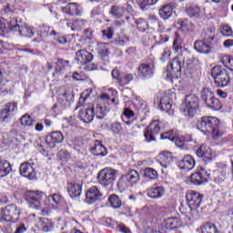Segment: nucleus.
<instances>
[{"label": "nucleus", "instance_id": "aec40b11", "mask_svg": "<svg viewBox=\"0 0 233 233\" xmlns=\"http://www.w3.org/2000/svg\"><path fill=\"white\" fill-rule=\"evenodd\" d=\"M62 201H63V197H61V195L53 194L47 197L46 203H47L48 208H52L53 210H57Z\"/></svg>", "mask_w": 233, "mask_h": 233}, {"label": "nucleus", "instance_id": "79ce46f5", "mask_svg": "<svg viewBox=\"0 0 233 233\" xmlns=\"http://www.w3.org/2000/svg\"><path fill=\"white\" fill-rule=\"evenodd\" d=\"M117 187L119 190L123 192V190H127L130 187V182H128V178H127V175H123L117 182Z\"/></svg>", "mask_w": 233, "mask_h": 233}, {"label": "nucleus", "instance_id": "4d7b16f0", "mask_svg": "<svg viewBox=\"0 0 233 233\" xmlns=\"http://www.w3.org/2000/svg\"><path fill=\"white\" fill-rule=\"evenodd\" d=\"M129 38L127 36H119L116 41L115 45L116 46H125V45H127Z\"/></svg>", "mask_w": 233, "mask_h": 233}, {"label": "nucleus", "instance_id": "4be33fe9", "mask_svg": "<svg viewBox=\"0 0 233 233\" xmlns=\"http://www.w3.org/2000/svg\"><path fill=\"white\" fill-rule=\"evenodd\" d=\"M160 159H162L163 163H160V165H162L164 167L162 168V174H168V170H167V168H168V166L172 163L174 156H172V153L170 152L164 151L160 155Z\"/></svg>", "mask_w": 233, "mask_h": 233}, {"label": "nucleus", "instance_id": "0e129e2a", "mask_svg": "<svg viewBox=\"0 0 233 233\" xmlns=\"http://www.w3.org/2000/svg\"><path fill=\"white\" fill-rule=\"evenodd\" d=\"M196 61V58L191 57V58H187L186 62H184L185 68H192L194 66V62Z\"/></svg>", "mask_w": 233, "mask_h": 233}, {"label": "nucleus", "instance_id": "09e8293b", "mask_svg": "<svg viewBox=\"0 0 233 233\" xmlns=\"http://www.w3.org/2000/svg\"><path fill=\"white\" fill-rule=\"evenodd\" d=\"M97 52L102 57H106L108 56L109 51H108V44H98L97 45Z\"/></svg>", "mask_w": 233, "mask_h": 233}, {"label": "nucleus", "instance_id": "4c0bfd02", "mask_svg": "<svg viewBox=\"0 0 233 233\" xmlns=\"http://www.w3.org/2000/svg\"><path fill=\"white\" fill-rule=\"evenodd\" d=\"M201 97H202V101H204L205 105H207L213 99L214 92H212L210 88L205 87L201 92Z\"/></svg>", "mask_w": 233, "mask_h": 233}, {"label": "nucleus", "instance_id": "7c9ffc66", "mask_svg": "<svg viewBox=\"0 0 233 233\" xmlns=\"http://www.w3.org/2000/svg\"><path fill=\"white\" fill-rule=\"evenodd\" d=\"M226 176H227V165H224L222 170L218 169L214 172V176H213L214 183H217V185L223 183L225 181Z\"/></svg>", "mask_w": 233, "mask_h": 233}, {"label": "nucleus", "instance_id": "9d476101", "mask_svg": "<svg viewBox=\"0 0 233 233\" xmlns=\"http://www.w3.org/2000/svg\"><path fill=\"white\" fill-rule=\"evenodd\" d=\"M160 131L161 124L159 120H153L144 133L147 143H150V141H156V137L157 134H159Z\"/></svg>", "mask_w": 233, "mask_h": 233}, {"label": "nucleus", "instance_id": "72a5a7b5", "mask_svg": "<svg viewBox=\"0 0 233 233\" xmlns=\"http://www.w3.org/2000/svg\"><path fill=\"white\" fill-rule=\"evenodd\" d=\"M93 111V117L96 116L97 119H103L106 116V107L101 105H96L91 108Z\"/></svg>", "mask_w": 233, "mask_h": 233}, {"label": "nucleus", "instance_id": "4468645a", "mask_svg": "<svg viewBox=\"0 0 233 233\" xmlns=\"http://www.w3.org/2000/svg\"><path fill=\"white\" fill-rule=\"evenodd\" d=\"M9 30L18 32V35H25V37H34V30L28 25L20 26L16 20H12L9 24Z\"/></svg>", "mask_w": 233, "mask_h": 233}, {"label": "nucleus", "instance_id": "052dcab7", "mask_svg": "<svg viewBox=\"0 0 233 233\" xmlns=\"http://www.w3.org/2000/svg\"><path fill=\"white\" fill-rule=\"evenodd\" d=\"M134 106H136V108H137L138 110H141V108H145V101H143L140 98H137L134 101Z\"/></svg>", "mask_w": 233, "mask_h": 233}, {"label": "nucleus", "instance_id": "f8f14e48", "mask_svg": "<svg viewBox=\"0 0 233 233\" xmlns=\"http://www.w3.org/2000/svg\"><path fill=\"white\" fill-rule=\"evenodd\" d=\"M185 56L183 54L177 55L167 66V72L169 74H179L181 70L185 68Z\"/></svg>", "mask_w": 233, "mask_h": 233}, {"label": "nucleus", "instance_id": "e433bc0d", "mask_svg": "<svg viewBox=\"0 0 233 233\" xmlns=\"http://www.w3.org/2000/svg\"><path fill=\"white\" fill-rule=\"evenodd\" d=\"M220 63L228 68V72L232 74L233 72V58L230 57L229 56H220Z\"/></svg>", "mask_w": 233, "mask_h": 233}, {"label": "nucleus", "instance_id": "6ab92c4d", "mask_svg": "<svg viewBox=\"0 0 233 233\" xmlns=\"http://www.w3.org/2000/svg\"><path fill=\"white\" fill-rule=\"evenodd\" d=\"M76 56V61L82 66L88 65L94 59V56L86 50H79Z\"/></svg>", "mask_w": 233, "mask_h": 233}, {"label": "nucleus", "instance_id": "69168bd1", "mask_svg": "<svg viewBox=\"0 0 233 233\" xmlns=\"http://www.w3.org/2000/svg\"><path fill=\"white\" fill-rule=\"evenodd\" d=\"M117 228H118V230H120V232H123V233H132V231H130V228H128L123 223L118 224Z\"/></svg>", "mask_w": 233, "mask_h": 233}, {"label": "nucleus", "instance_id": "39448f33", "mask_svg": "<svg viewBox=\"0 0 233 233\" xmlns=\"http://www.w3.org/2000/svg\"><path fill=\"white\" fill-rule=\"evenodd\" d=\"M20 216L21 209L14 204L7 205L5 208L0 209V221L15 223V221H19Z\"/></svg>", "mask_w": 233, "mask_h": 233}, {"label": "nucleus", "instance_id": "2f4dec72", "mask_svg": "<svg viewBox=\"0 0 233 233\" xmlns=\"http://www.w3.org/2000/svg\"><path fill=\"white\" fill-rule=\"evenodd\" d=\"M109 15L114 19H121L125 15V7L121 5H113L109 11Z\"/></svg>", "mask_w": 233, "mask_h": 233}, {"label": "nucleus", "instance_id": "de8ad7c7", "mask_svg": "<svg viewBox=\"0 0 233 233\" xmlns=\"http://www.w3.org/2000/svg\"><path fill=\"white\" fill-rule=\"evenodd\" d=\"M88 25V22L86 20H75L73 21V32H76V30H83L85 26Z\"/></svg>", "mask_w": 233, "mask_h": 233}, {"label": "nucleus", "instance_id": "c756f323", "mask_svg": "<svg viewBox=\"0 0 233 233\" xmlns=\"http://www.w3.org/2000/svg\"><path fill=\"white\" fill-rule=\"evenodd\" d=\"M165 226L167 227L169 230H176V228H179L181 227V219L179 218H168L165 220Z\"/></svg>", "mask_w": 233, "mask_h": 233}, {"label": "nucleus", "instance_id": "774afa93", "mask_svg": "<svg viewBox=\"0 0 233 233\" xmlns=\"http://www.w3.org/2000/svg\"><path fill=\"white\" fill-rule=\"evenodd\" d=\"M24 232H26V227H25V224H21L17 226L15 233H24Z\"/></svg>", "mask_w": 233, "mask_h": 233}, {"label": "nucleus", "instance_id": "cd10ccee", "mask_svg": "<svg viewBox=\"0 0 233 233\" xmlns=\"http://www.w3.org/2000/svg\"><path fill=\"white\" fill-rule=\"evenodd\" d=\"M194 48L198 52L199 54H210L212 52V49L210 48V46L204 41L197 40L194 44Z\"/></svg>", "mask_w": 233, "mask_h": 233}, {"label": "nucleus", "instance_id": "dca6fc26", "mask_svg": "<svg viewBox=\"0 0 233 233\" xmlns=\"http://www.w3.org/2000/svg\"><path fill=\"white\" fill-rule=\"evenodd\" d=\"M17 110V103H7L5 107L3 108L0 112V119L3 123H8L10 120V114L15 112Z\"/></svg>", "mask_w": 233, "mask_h": 233}, {"label": "nucleus", "instance_id": "8fccbe9b", "mask_svg": "<svg viewBox=\"0 0 233 233\" xmlns=\"http://www.w3.org/2000/svg\"><path fill=\"white\" fill-rule=\"evenodd\" d=\"M109 203L113 208H121V199L117 195H111L109 198Z\"/></svg>", "mask_w": 233, "mask_h": 233}, {"label": "nucleus", "instance_id": "a18cd8bd", "mask_svg": "<svg viewBox=\"0 0 233 233\" xmlns=\"http://www.w3.org/2000/svg\"><path fill=\"white\" fill-rule=\"evenodd\" d=\"M144 176L145 177H147L148 179H157L158 174L156 171V169L152 167H146L144 169Z\"/></svg>", "mask_w": 233, "mask_h": 233}, {"label": "nucleus", "instance_id": "13d9d810", "mask_svg": "<svg viewBox=\"0 0 233 233\" xmlns=\"http://www.w3.org/2000/svg\"><path fill=\"white\" fill-rule=\"evenodd\" d=\"M172 54V51H170V48L166 47L164 49V52L162 53V56L160 57V60L165 63V61H167V59H170V55Z\"/></svg>", "mask_w": 233, "mask_h": 233}, {"label": "nucleus", "instance_id": "c03bdc74", "mask_svg": "<svg viewBox=\"0 0 233 233\" xmlns=\"http://www.w3.org/2000/svg\"><path fill=\"white\" fill-rule=\"evenodd\" d=\"M206 106H208V108H211V110H221L223 106L219 102V99L214 96L212 100L209 101V103L206 104Z\"/></svg>", "mask_w": 233, "mask_h": 233}, {"label": "nucleus", "instance_id": "f704fd0d", "mask_svg": "<svg viewBox=\"0 0 233 233\" xmlns=\"http://www.w3.org/2000/svg\"><path fill=\"white\" fill-rule=\"evenodd\" d=\"M10 172H12V166L8 161H0V177H5Z\"/></svg>", "mask_w": 233, "mask_h": 233}, {"label": "nucleus", "instance_id": "393cba45", "mask_svg": "<svg viewBox=\"0 0 233 233\" xmlns=\"http://www.w3.org/2000/svg\"><path fill=\"white\" fill-rule=\"evenodd\" d=\"M196 154L198 157H203L204 161H210L212 159V149L205 145L200 146Z\"/></svg>", "mask_w": 233, "mask_h": 233}, {"label": "nucleus", "instance_id": "7ed1b4c3", "mask_svg": "<svg viewBox=\"0 0 233 233\" xmlns=\"http://www.w3.org/2000/svg\"><path fill=\"white\" fill-rule=\"evenodd\" d=\"M211 77H213L216 86L224 88V86L230 85L232 73L221 66H217L211 69Z\"/></svg>", "mask_w": 233, "mask_h": 233}, {"label": "nucleus", "instance_id": "ddd939ff", "mask_svg": "<svg viewBox=\"0 0 233 233\" xmlns=\"http://www.w3.org/2000/svg\"><path fill=\"white\" fill-rule=\"evenodd\" d=\"M156 70V65L154 62H147L141 64L138 66L137 74L140 77H144L145 79H150V77H154V72Z\"/></svg>", "mask_w": 233, "mask_h": 233}, {"label": "nucleus", "instance_id": "0eeeda50", "mask_svg": "<svg viewBox=\"0 0 233 233\" xmlns=\"http://www.w3.org/2000/svg\"><path fill=\"white\" fill-rule=\"evenodd\" d=\"M156 103L162 112H166L168 116H174V109H172V100L170 99V94L167 95H157Z\"/></svg>", "mask_w": 233, "mask_h": 233}, {"label": "nucleus", "instance_id": "9b49d317", "mask_svg": "<svg viewBox=\"0 0 233 233\" xmlns=\"http://www.w3.org/2000/svg\"><path fill=\"white\" fill-rule=\"evenodd\" d=\"M210 179V170L201 167L198 171L193 173L190 177V182L193 185H205Z\"/></svg>", "mask_w": 233, "mask_h": 233}, {"label": "nucleus", "instance_id": "6e6552de", "mask_svg": "<svg viewBox=\"0 0 233 233\" xmlns=\"http://www.w3.org/2000/svg\"><path fill=\"white\" fill-rule=\"evenodd\" d=\"M43 196H45L43 191H30L25 197L29 208H33V210H39V208H41V199H43Z\"/></svg>", "mask_w": 233, "mask_h": 233}, {"label": "nucleus", "instance_id": "5701e85b", "mask_svg": "<svg viewBox=\"0 0 233 233\" xmlns=\"http://www.w3.org/2000/svg\"><path fill=\"white\" fill-rule=\"evenodd\" d=\"M81 184L76 183V182H71L67 184V192L73 199L76 198H79L81 196Z\"/></svg>", "mask_w": 233, "mask_h": 233}, {"label": "nucleus", "instance_id": "3c124183", "mask_svg": "<svg viewBox=\"0 0 233 233\" xmlns=\"http://www.w3.org/2000/svg\"><path fill=\"white\" fill-rule=\"evenodd\" d=\"M220 33L222 35H225V37H230L233 35L232 28L226 25L220 26Z\"/></svg>", "mask_w": 233, "mask_h": 233}, {"label": "nucleus", "instance_id": "423d86ee", "mask_svg": "<svg viewBox=\"0 0 233 233\" xmlns=\"http://www.w3.org/2000/svg\"><path fill=\"white\" fill-rule=\"evenodd\" d=\"M117 177V171L112 168H104L102 169L97 176L98 182L103 187H108V185H112L116 178Z\"/></svg>", "mask_w": 233, "mask_h": 233}, {"label": "nucleus", "instance_id": "a19ab883", "mask_svg": "<svg viewBox=\"0 0 233 233\" xmlns=\"http://www.w3.org/2000/svg\"><path fill=\"white\" fill-rule=\"evenodd\" d=\"M157 1L159 0H140L139 7L144 12H147L150 6H154V5H157Z\"/></svg>", "mask_w": 233, "mask_h": 233}, {"label": "nucleus", "instance_id": "412c9836", "mask_svg": "<svg viewBox=\"0 0 233 233\" xmlns=\"http://www.w3.org/2000/svg\"><path fill=\"white\" fill-rule=\"evenodd\" d=\"M147 196L151 199H159L165 196V187L163 186H153L147 191Z\"/></svg>", "mask_w": 233, "mask_h": 233}, {"label": "nucleus", "instance_id": "bb28decb", "mask_svg": "<svg viewBox=\"0 0 233 233\" xmlns=\"http://www.w3.org/2000/svg\"><path fill=\"white\" fill-rule=\"evenodd\" d=\"M58 99L63 101H74V95H72V89L68 87H60L57 90Z\"/></svg>", "mask_w": 233, "mask_h": 233}, {"label": "nucleus", "instance_id": "f3484780", "mask_svg": "<svg viewBox=\"0 0 233 233\" xmlns=\"http://www.w3.org/2000/svg\"><path fill=\"white\" fill-rule=\"evenodd\" d=\"M20 174L21 176H24V177H27L30 181L33 179H35V169H34V167L32 164L28 162H24L20 166Z\"/></svg>", "mask_w": 233, "mask_h": 233}, {"label": "nucleus", "instance_id": "f03ea898", "mask_svg": "<svg viewBox=\"0 0 233 233\" xmlns=\"http://www.w3.org/2000/svg\"><path fill=\"white\" fill-rule=\"evenodd\" d=\"M186 201L188 208L185 210V207L180 208V212L185 216L187 221H192L194 219L193 212H196L201 206L203 201V196L197 191L188 190L186 194Z\"/></svg>", "mask_w": 233, "mask_h": 233}, {"label": "nucleus", "instance_id": "20e7f679", "mask_svg": "<svg viewBox=\"0 0 233 233\" xmlns=\"http://www.w3.org/2000/svg\"><path fill=\"white\" fill-rule=\"evenodd\" d=\"M199 108V98L196 95L186 96L185 101L182 104V111L186 117H194Z\"/></svg>", "mask_w": 233, "mask_h": 233}, {"label": "nucleus", "instance_id": "864d4df0", "mask_svg": "<svg viewBox=\"0 0 233 233\" xmlns=\"http://www.w3.org/2000/svg\"><path fill=\"white\" fill-rule=\"evenodd\" d=\"M102 37L103 39H112L114 37V29L112 27H108L107 29L102 30Z\"/></svg>", "mask_w": 233, "mask_h": 233}, {"label": "nucleus", "instance_id": "b1692460", "mask_svg": "<svg viewBox=\"0 0 233 233\" xmlns=\"http://www.w3.org/2000/svg\"><path fill=\"white\" fill-rule=\"evenodd\" d=\"M186 14L189 17H196V19H199L205 15V9H201L198 5H190L186 8Z\"/></svg>", "mask_w": 233, "mask_h": 233}, {"label": "nucleus", "instance_id": "f257e3e1", "mask_svg": "<svg viewBox=\"0 0 233 233\" xmlns=\"http://www.w3.org/2000/svg\"><path fill=\"white\" fill-rule=\"evenodd\" d=\"M197 127L206 136L212 135L213 139H219L223 132L219 130V119L214 116H204L197 122Z\"/></svg>", "mask_w": 233, "mask_h": 233}, {"label": "nucleus", "instance_id": "603ef678", "mask_svg": "<svg viewBox=\"0 0 233 233\" xmlns=\"http://www.w3.org/2000/svg\"><path fill=\"white\" fill-rule=\"evenodd\" d=\"M21 124L24 127H32V125H34V120L32 119V116H30L28 115H24L21 117Z\"/></svg>", "mask_w": 233, "mask_h": 233}, {"label": "nucleus", "instance_id": "473e14b6", "mask_svg": "<svg viewBox=\"0 0 233 233\" xmlns=\"http://www.w3.org/2000/svg\"><path fill=\"white\" fill-rule=\"evenodd\" d=\"M172 5L167 4L164 5L158 11V14L162 19H170L172 17Z\"/></svg>", "mask_w": 233, "mask_h": 233}, {"label": "nucleus", "instance_id": "338daca9", "mask_svg": "<svg viewBox=\"0 0 233 233\" xmlns=\"http://www.w3.org/2000/svg\"><path fill=\"white\" fill-rule=\"evenodd\" d=\"M168 230H170L168 228V226L165 225V220L163 221V223L158 227V232L159 233H167L168 232Z\"/></svg>", "mask_w": 233, "mask_h": 233}, {"label": "nucleus", "instance_id": "bf43d9fd", "mask_svg": "<svg viewBox=\"0 0 233 233\" xmlns=\"http://www.w3.org/2000/svg\"><path fill=\"white\" fill-rule=\"evenodd\" d=\"M111 76L113 79H116V81H118L121 79V72L119 71V69H117V67L114 68L111 72Z\"/></svg>", "mask_w": 233, "mask_h": 233}, {"label": "nucleus", "instance_id": "2eb2a0df", "mask_svg": "<svg viewBox=\"0 0 233 233\" xmlns=\"http://www.w3.org/2000/svg\"><path fill=\"white\" fill-rule=\"evenodd\" d=\"M64 139L65 137L63 136V133L59 131H54L46 136V143L49 148H56L59 143H63Z\"/></svg>", "mask_w": 233, "mask_h": 233}, {"label": "nucleus", "instance_id": "6e6d98bb", "mask_svg": "<svg viewBox=\"0 0 233 233\" xmlns=\"http://www.w3.org/2000/svg\"><path fill=\"white\" fill-rule=\"evenodd\" d=\"M183 48V41L181 38L177 37L173 42V50L175 52H179Z\"/></svg>", "mask_w": 233, "mask_h": 233}, {"label": "nucleus", "instance_id": "5fc2aeb1", "mask_svg": "<svg viewBox=\"0 0 233 233\" xmlns=\"http://www.w3.org/2000/svg\"><path fill=\"white\" fill-rule=\"evenodd\" d=\"M134 79V75L133 74H127L124 77H121L119 80V85L121 86H125V85H128L130 81Z\"/></svg>", "mask_w": 233, "mask_h": 233}, {"label": "nucleus", "instance_id": "a878e982", "mask_svg": "<svg viewBox=\"0 0 233 233\" xmlns=\"http://www.w3.org/2000/svg\"><path fill=\"white\" fill-rule=\"evenodd\" d=\"M93 156H106V147L99 140H96L94 146L90 148Z\"/></svg>", "mask_w": 233, "mask_h": 233}, {"label": "nucleus", "instance_id": "58836bf2", "mask_svg": "<svg viewBox=\"0 0 233 233\" xmlns=\"http://www.w3.org/2000/svg\"><path fill=\"white\" fill-rule=\"evenodd\" d=\"M201 233H219L218 227L212 223H207L200 228Z\"/></svg>", "mask_w": 233, "mask_h": 233}, {"label": "nucleus", "instance_id": "49530a36", "mask_svg": "<svg viewBox=\"0 0 233 233\" xmlns=\"http://www.w3.org/2000/svg\"><path fill=\"white\" fill-rule=\"evenodd\" d=\"M111 132L116 136H121L123 134V126L119 122H114L111 124Z\"/></svg>", "mask_w": 233, "mask_h": 233}, {"label": "nucleus", "instance_id": "1a4fd4ad", "mask_svg": "<svg viewBox=\"0 0 233 233\" xmlns=\"http://www.w3.org/2000/svg\"><path fill=\"white\" fill-rule=\"evenodd\" d=\"M85 201L87 205H94L97 201H103V192L97 186H93L86 190Z\"/></svg>", "mask_w": 233, "mask_h": 233}, {"label": "nucleus", "instance_id": "c9c22d12", "mask_svg": "<svg viewBox=\"0 0 233 233\" xmlns=\"http://www.w3.org/2000/svg\"><path fill=\"white\" fill-rule=\"evenodd\" d=\"M54 228V222L46 218L40 220V230L42 232H50Z\"/></svg>", "mask_w": 233, "mask_h": 233}, {"label": "nucleus", "instance_id": "680f3d73", "mask_svg": "<svg viewBox=\"0 0 233 233\" xmlns=\"http://www.w3.org/2000/svg\"><path fill=\"white\" fill-rule=\"evenodd\" d=\"M173 141H175V145L178 148H183L185 143H187V141H185V139L179 138V137H174Z\"/></svg>", "mask_w": 233, "mask_h": 233}, {"label": "nucleus", "instance_id": "e2e57ef3", "mask_svg": "<svg viewBox=\"0 0 233 233\" xmlns=\"http://www.w3.org/2000/svg\"><path fill=\"white\" fill-rule=\"evenodd\" d=\"M174 132L170 131V132H167V133H163L161 135V139H169L170 141H174Z\"/></svg>", "mask_w": 233, "mask_h": 233}, {"label": "nucleus", "instance_id": "a211bd4d", "mask_svg": "<svg viewBox=\"0 0 233 233\" xmlns=\"http://www.w3.org/2000/svg\"><path fill=\"white\" fill-rule=\"evenodd\" d=\"M177 165L180 170H186V172H188L196 167V160L192 156L187 155L185 156L182 160L178 161Z\"/></svg>", "mask_w": 233, "mask_h": 233}, {"label": "nucleus", "instance_id": "c85d7f7f", "mask_svg": "<svg viewBox=\"0 0 233 233\" xmlns=\"http://www.w3.org/2000/svg\"><path fill=\"white\" fill-rule=\"evenodd\" d=\"M78 117L84 123H92L94 121V111L92 109H82L79 111Z\"/></svg>", "mask_w": 233, "mask_h": 233}, {"label": "nucleus", "instance_id": "37998d69", "mask_svg": "<svg viewBox=\"0 0 233 233\" xmlns=\"http://www.w3.org/2000/svg\"><path fill=\"white\" fill-rule=\"evenodd\" d=\"M69 15H81V6L76 3L68 4Z\"/></svg>", "mask_w": 233, "mask_h": 233}, {"label": "nucleus", "instance_id": "ea45409f", "mask_svg": "<svg viewBox=\"0 0 233 233\" xmlns=\"http://www.w3.org/2000/svg\"><path fill=\"white\" fill-rule=\"evenodd\" d=\"M129 185H136L139 181V173L136 170H131L128 174L126 175Z\"/></svg>", "mask_w": 233, "mask_h": 233}]
</instances>
